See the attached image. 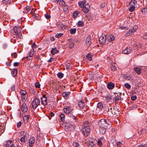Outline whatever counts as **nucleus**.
Wrapping results in <instances>:
<instances>
[{
	"label": "nucleus",
	"mask_w": 147,
	"mask_h": 147,
	"mask_svg": "<svg viewBox=\"0 0 147 147\" xmlns=\"http://www.w3.org/2000/svg\"><path fill=\"white\" fill-rule=\"evenodd\" d=\"M98 125L99 131L102 134H104L107 129L110 128L111 127V122L105 119H100L98 123Z\"/></svg>",
	"instance_id": "1"
},
{
	"label": "nucleus",
	"mask_w": 147,
	"mask_h": 147,
	"mask_svg": "<svg viewBox=\"0 0 147 147\" xmlns=\"http://www.w3.org/2000/svg\"><path fill=\"white\" fill-rule=\"evenodd\" d=\"M81 131L85 136H87L90 133V128L88 126H84L82 127Z\"/></svg>",
	"instance_id": "2"
},
{
	"label": "nucleus",
	"mask_w": 147,
	"mask_h": 147,
	"mask_svg": "<svg viewBox=\"0 0 147 147\" xmlns=\"http://www.w3.org/2000/svg\"><path fill=\"white\" fill-rule=\"evenodd\" d=\"M40 101L39 99L35 98L33 101L32 103V106L34 109H36L40 105Z\"/></svg>",
	"instance_id": "3"
},
{
	"label": "nucleus",
	"mask_w": 147,
	"mask_h": 147,
	"mask_svg": "<svg viewBox=\"0 0 147 147\" xmlns=\"http://www.w3.org/2000/svg\"><path fill=\"white\" fill-rule=\"evenodd\" d=\"M14 31L16 34L18 35L19 36H21L22 34L20 31V27L17 26L13 28Z\"/></svg>",
	"instance_id": "4"
},
{
	"label": "nucleus",
	"mask_w": 147,
	"mask_h": 147,
	"mask_svg": "<svg viewBox=\"0 0 147 147\" xmlns=\"http://www.w3.org/2000/svg\"><path fill=\"white\" fill-rule=\"evenodd\" d=\"M74 109L70 106H67L66 108L63 109L64 112L66 114L69 113L72 111Z\"/></svg>",
	"instance_id": "5"
},
{
	"label": "nucleus",
	"mask_w": 147,
	"mask_h": 147,
	"mask_svg": "<svg viewBox=\"0 0 147 147\" xmlns=\"http://www.w3.org/2000/svg\"><path fill=\"white\" fill-rule=\"evenodd\" d=\"M107 38L105 34H102V36L100 37L99 38V41L100 43L104 44L105 43Z\"/></svg>",
	"instance_id": "6"
},
{
	"label": "nucleus",
	"mask_w": 147,
	"mask_h": 147,
	"mask_svg": "<svg viewBox=\"0 0 147 147\" xmlns=\"http://www.w3.org/2000/svg\"><path fill=\"white\" fill-rule=\"evenodd\" d=\"M47 98L46 96L44 95L41 98V104L43 105L46 106L47 105Z\"/></svg>",
	"instance_id": "7"
},
{
	"label": "nucleus",
	"mask_w": 147,
	"mask_h": 147,
	"mask_svg": "<svg viewBox=\"0 0 147 147\" xmlns=\"http://www.w3.org/2000/svg\"><path fill=\"white\" fill-rule=\"evenodd\" d=\"M22 134L24 135L23 137L25 138L26 141L28 142V140H29V134L25 131H24L21 132V134Z\"/></svg>",
	"instance_id": "8"
},
{
	"label": "nucleus",
	"mask_w": 147,
	"mask_h": 147,
	"mask_svg": "<svg viewBox=\"0 0 147 147\" xmlns=\"http://www.w3.org/2000/svg\"><path fill=\"white\" fill-rule=\"evenodd\" d=\"M13 142L11 140H8L6 142L5 146V147H15L13 145Z\"/></svg>",
	"instance_id": "9"
},
{
	"label": "nucleus",
	"mask_w": 147,
	"mask_h": 147,
	"mask_svg": "<svg viewBox=\"0 0 147 147\" xmlns=\"http://www.w3.org/2000/svg\"><path fill=\"white\" fill-rule=\"evenodd\" d=\"M90 6L88 3L85 4L82 8L83 11L85 13H87L89 10Z\"/></svg>",
	"instance_id": "10"
},
{
	"label": "nucleus",
	"mask_w": 147,
	"mask_h": 147,
	"mask_svg": "<svg viewBox=\"0 0 147 147\" xmlns=\"http://www.w3.org/2000/svg\"><path fill=\"white\" fill-rule=\"evenodd\" d=\"M70 94L71 92H63L62 95L65 99H67L69 98Z\"/></svg>",
	"instance_id": "11"
},
{
	"label": "nucleus",
	"mask_w": 147,
	"mask_h": 147,
	"mask_svg": "<svg viewBox=\"0 0 147 147\" xmlns=\"http://www.w3.org/2000/svg\"><path fill=\"white\" fill-rule=\"evenodd\" d=\"M22 111L23 113L26 112L28 110L27 106L25 103H23L21 108Z\"/></svg>",
	"instance_id": "12"
},
{
	"label": "nucleus",
	"mask_w": 147,
	"mask_h": 147,
	"mask_svg": "<svg viewBox=\"0 0 147 147\" xmlns=\"http://www.w3.org/2000/svg\"><path fill=\"white\" fill-rule=\"evenodd\" d=\"M123 77L126 80L130 81H131L133 80V77L130 75H127L124 74L123 75Z\"/></svg>",
	"instance_id": "13"
},
{
	"label": "nucleus",
	"mask_w": 147,
	"mask_h": 147,
	"mask_svg": "<svg viewBox=\"0 0 147 147\" xmlns=\"http://www.w3.org/2000/svg\"><path fill=\"white\" fill-rule=\"evenodd\" d=\"M91 37L90 36H88L86 38V42L88 46H89L91 43Z\"/></svg>",
	"instance_id": "14"
},
{
	"label": "nucleus",
	"mask_w": 147,
	"mask_h": 147,
	"mask_svg": "<svg viewBox=\"0 0 147 147\" xmlns=\"http://www.w3.org/2000/svg\"><path fill=\"white\" fill-rule=\"evenodd\" d=\"M35 142L34 138L32 137L30 138L29 140V146L30 147H32L33 146V144Z\"/></svg>",
	"instance_id": "15"
},
{
	"label": "nucleus",
	"mask_w": 147,
	"mask_h": 147,
	"mask_svg": "<svg viewBox=\"0 0 147 147\" xmlns=\"http://www.w3.org/2000/svg\"><path fill=\"white\" fill-rule=\"evenodd\" d=\"M107 40L109 42H111L112 41L114 40L115 38V37L112 35H109L107 37Z\"/></svg>",
	"instance_id": "16"
},
{
	"label": "nucleus",
	"mask_w": 147,
	"mask_h": 147,
	"mask_svg": "<svg viewBox=\"0 0 147 147\" xmlns=\"http://www.w3.org/2000/svg\"><path fill=\"white\" fill-rule=\"evenodd\" d=\"M131 51V50L130 48H127L123 51L122 53L123 54H127L129 53Z\"/></svg>",
	"instance_id": "17"
},
{
	"label": "nucleus",
	"mask_w": 147,
	"mask_h": 147,
	"mask_svg": "<svg viewBox=\"0 0 147 147\" xmlns=\"http://www.w3.org/2000/svg\"><path fill=\"white\" fill-rule=\"evenodd\" d=\"M115 86V84L112 82H110L107 84V88L109 89H113Z\"/></svg>",
	"instance_id": "18"
},
{
	"label": "nucleus",
	"mask_w": 147,
	"mask_h": 147,
	"mask_svg": "<svg viewBox=\"0 0 147 147\" xmlns=\"http://www.w3.org/2000/svg\"><path fill=\"white\" fill-rule=\"evenodd\" d=\"M58 27L61 29H65L66 28V26L64 25L61 22H59L58 23Z\"/></svg>",
	"instance_id": "19"
},
{
	"label": "nucleus",
	"mask_w": 147,
	"mask_h": 147,
	"mask_svg": "<svg viewBox=\"0 0 147 147\" xmlns=\"http://www.w3.org/2000/svg\"><path fill=\"white\" fill-rule=\"evenodd\" d=\"M86 3V1L85 0H84L82 1L79 2H78V4L80 7H82L84 6V5H85Z\"/></svg>",
	"instance_id": "20"
},
{
	"label": "nucleus",
	"mask_w": 147,
	"mask_h": 147,
	"mask_svg": "<svg viewBox=\"0 0 147 147\" xmlns=\"http://www.w3.org/2000/svg\"><path fill=\"white\" fill-rule=\"evenodd\" d=\"M138 28V26H135L133 27L130 30L131 33L132 34H134L135 32Z\"/></svg>",
	"instance_id": "21"
},
{
	"label": "nucleus",
	"mask_w": 147,
	"mask_h": 147,
	"mask_svg": "<svg viewBox=\"0 0 147 147\" xmlns=\"http://www.w3.org/2000/svg\"><path fill=\"white\" fill-rule=\"evenodd\" d=\"M121 97L120 96L117 95V96H116L114 98V102L115 103L117 102H118L119 100H121Z\"/></svg>",
	"instance_id": "22"
},
{
	"label": "nucleus",
	"mask_w": 147,
	"mask_h": 147,
	"mask_svg": "<svg viewBox=\"0 0 147 147\" xmlns=\"http://www.w3.org/2000/svg\"><path fill=\"white\" fill-rule=\"evenodd\" d=\"M59 51L57 50L56 48H53L51 50V53L53 55H54L56 53H58Z\"/></svg>",
	"instance_id": "23"
},
{
	"label": "nucleus",
	"mask_w": 147,
	"mask_h": 147,
	"mask_svg": "<svg viewBox=\"0 0 147 147\" xmlns=\"http://www.w3.org/2000/svg\"><path fill=\"white\" fill-rule=\"evenodd\" d=\"M134 70L138 74H140L141 73V69L138 67H135L134 69Z\"/></svg>",
	"instance_id": "24"
},
{
	"label": "nucleus",
	"mask_w": 147,
	"mask_h": 147,
	"mask_svg": "<svg viewBox=\"0 0 147 147\" xmlns=\"http://www.w3.org/2000/svg\"><path fill=\"white\" fill-rule=\"evenodd\" d=\"M29 119L28 115H25L23 117V119L25 123H27Z\"/></svg>",
	"instance_id": "25"
},
{
	"label": "nucleus",
	"mask_w": 147,
	"mask_h": 147,
	"mask_svg": "<svg viewBox=\"0 0 147 147\" xmlns=\"http://www.w3.org/2000/svg\"><path fill=\"white\" fill-rule=\"evenodd\" d=\"M78 105L80 108L83 109L84 107L85 103L83 101H80L78 103Z\"/></svg>",
	"instance_id": "26"
},
{
	"label": "nucleus",
	"mask_w": 147,
	"mask_h": 147,
	"mask_svg": "<svg viewBox=\"0 0 147 147\" xmlns=\"http://www.w3.org/2000/svg\"><path fill=\"white\" fill-rule=\"evenodd\" d=\"M137 3V1L136 0H131L129 3V5H133L135 6Z\"/></svg>",
	"instance_id": "27"
},
{
	"label": "nucleus",
	"mask_w": 147,
	"mask_h": 147,
	"mask_svg": "<svg viewBox=\"0 0 147 147\" xmlns=\"http://www.w3.org/2000/svg\"><path fill=\"white\" fill-rule=\"evenodd\" d=\"M34 49L31 50L28 53L29 56L30 57H32L34 54Z\"/></svg>",
	"instance_id": "28"
},
{
	"label": "nucleus",
	"mask_w": 147,
	"mask_h": 147,
	"mask_svg": "<svg viewBox=\"0 0 147 147\" xmlns=\"http://www.w3.org/2000/svg\"><path fill=\"white\" fill-rule=\"evenodd\" d=\"M78 26L82 27L84 26V22L82 21H80L78 23Z\"/></svg>",
	"instance_id": "29"
},
{
	"label": "nucleus",
	"mask_w": 147,
	"mask_h": 147,
	"mask_svg": "<svg viewBox=\"0 0 147 147\" xmlns=\"http://www.w3.org/2000/svg\"><path fill=\"white\" fill-rule=\"evenodd\" d=\"M70 33L71 34H74L76 33V29L75 28H72L69 30Z\"/></svg>",
	"instance_id": "30"
},
{
	"label": "nucleus",
	"mask_w": 147,
	"mask_h": 147,
	"mask_svg": "<svg viewBox=\"0 0 147 147\" xmlns=\"http://www.w3.org/2000/svg\"><path fill=\"white\" fill-rule=\"evenodd\" d=\"M97 106L98 108H99L101 110L103 108V106L102 104L100 102H99L97 105Z\"/></svg>",
	"instance_id": "31"
},
{
	"label": "nucleus",
	"mask_w": 147,
	"mask_h": 147,
	"mask_svg": "<svg viewBox=\"0 0 147 147\" xmlns=\"http://www.w3.org/2000/svg\"><path fill=\"white\" fill-rule=\"evenodd\" d=\"M25 10H26V13H28L31 9V7L27 6L25 7Z\"/></svg>",
	"instance_id": "32"
},
{
	"label": "nucleus",
	"mask_w": 147,
	"mask_h": 147,
	"mask_svg": "<svg viewBox=\"0 0 147 147\" xmlns=\"http://www.w3.org/2000/svg\"><path fill=\"white\" fill-rule=\"evenodd\" d=\"M63 74L61 72H59L57 74V77L59 78H62L63 76Z\"/></svg>",
	"instance_id": "33"
},
{
	"label": "nucleus",
	"mask_w": 147,
	"mask_h": 147,
	"mask_svg": "<svg viewBox=\"0 0 147 147\" xmlns=\"http://www.w3.org/2000/svg\"><path fill=\"white\" fill-rule=\"evenodd\" d=\"M2 1L4 3L8 4L11 3V0H2Z\"/></svg>",
	"instance_id": "34"
},
{
	"label": "nucleus",
	"mask_w": 147,
	"mask_h": 147,
	"mask_svg": "<svg viewBox=\"0 0 147 147\" xmlns=\"http://www.w3.org/2000/svg\"><path fill=\"white\" fill-rule=\"evenodd\" d=\"M78 14V12L77 11H75L73 13V16L74 18H76Z\"/></svg>",
	"instance_id": "35"
},
{
	"label": "nucleus",
	"mask_w": 147,
	"mask_h": 147,
	"mask_svg": "<svg viewBox=\"0 0 147 147\" xmlns=\"http://www.w3.org/2000/svg\"><path fill=\"white\" fill-rule=\"evenodd\" d=\"M67 69H69L71 68V64L69 63H68L66 64L65 65Z\"/></svg>",
	"instance_id": "36"
},
{
	"label": "nucleus",
	"mask_w": 147,
	"mask_h": 147,
	"mask_svg": "<svg viewBox=\"0 0 147 147\" xmlns=\"http://www.w3.org/2000/svg\"><path fill=\"white\" fill-rule=\"evenodd\" d=\"M20 93L22 96H24L26 94V92L24 90H21L20 91Z\"/></svg>",
	"instance_id": "37"
},
{
	"label": "nucleus",
	"mask_w": 147,
	"mask_h": 147,
	"mask_svg": "<svg viewBox=\"0 0 147 147\" xmlns=\"http://www.w3.org/2000/svg\"><path fill=\"white\" fill-rule=\"evenodd\" d=\"M130 7L129 8V10L131 11H132L134 9L135 7V6H133V5H129Z\"/></svg>",
	"instance_id": "38"
},
{
	"label": "nucleus",
	"mask_w": 147,
	"mask_h": 147,
	"mask_svg": "<svg viewBox=\"0 0 147 147\" xmlns=\"http://www.w3.org/2000/svg\"><path fill=\"white\" fill-rule=\"evenodd\" d=\"M60 117L61 118V120L62 121H64V119L65 118V115L64 114H61L60 115Z\"/></svg>",
	"instance_id": "39"
},
{
	"label": "nucleus",
	"mask_w": 147,
	"mask_h": 147,
	"mask_svg": "<svg viewBox=\"0 0 147 147\" xmlns=\"http://www.w3.org/2000/svg\"><path fill=\"white\" fill-rule=\"evenodd\" d=\"M86 57L88 60L89 61H91L92 57L91 55L89 53L88 54L86 55Z\"/></svg>",
	"instance_id": "40"
},
{
	"label": "nucleus",
	"mask_w": 147,
	"mask_h": 147,
	"mask_svg": "<svg viewBox=\"0 0 147 147\" xmlns=\"http://www.w3.org/2000/svg\"><path fill=\"white\" fill-rule=\"evenodd\" d=\"M17 73V70H16L12 71V75L13 77H15Z\"/></svg>",
	"instance_id": "41"
},
{
	"label": "nucleus",
	"mask_w": 147,
	"mask_h": 147,
	"mask_svg": "<svg viewBox=\"0 0 147 147\" xmlns=\"http://www.w3.org/2000/svg\"><path fill=\"white\" fill-rule=\"evenodd\" d=\"M141 11L144 14H145L147 12V8H145L142 9Z\"/></svg>",
	"instance_id": "42"
},
{
	"label": "nucleus",
	"mask_w": 147,
	"mask_h": 147,
	"mask_svg": "<svg viewBox=\"0 0 147 147\" xmlns=\"http://www.w3.org/2000/svg\"><path fill=\"white\" fill-rule=\"evenodd\" d=\"M69 46V48L70 49L74 47V44L73 42L71 43H69V44H68Z\"/></svg>",
	"instance_id": "43"
},
{
	"label": "nucleus",
	"mask_w": 147,
	"mask_h": 147,
	"mask_svg": "<svg viewBox=\"0 0 147 147\" xmlns=\"http://www.w3.org/2000/svg\"><path fill=\"white\" fill-rule=\"evenodd\" d=\"M73 145L74 147H78L80 145L79 143L76 142H74Z\"/></svg>",
	"instance_id": "44"
},
{
	"label": "nucleus",
	"mask_w": 147,
	"mask_h": 147,
	"mask_svg": "<svg viewBox=\"0 0 147 147\" xmlns=\"http://www.w3.org/2000/svg\"><path fill=\"white\" fill-rule=\"evenodd\" d=\"M131 35H132L131 33V32L130 30L127 31L125 34V36H129Z\"/></svg>",
	"instance_id": "45"
},
{
	"label": "nucleus",
	"mask_w": 147,
	"mask_h": 147,
	"mask_svg": "<svg viewBox=\"0 0 147 147\" xmlns=\"http://www.w3.org/2000/svg\"><path fill=\"white\" fill-rule=\"evenodd\" d=\"M125 86L128 89H130L131 87L130 85L127 83H126L125 84Z\"/></svg>",
	"instance_id": "46"
},
{
	"label": "nucleus",
	"mask_w": 147,
	"mask_h": 147,
	"mask_svg": "<svg viewBox=\"0 0 147 147\" xmlns=\"http://www.w3.org/2000/svg\"><path fill=\"white\" fill-rule=\"evenodd\" d=\"M111 69L112 71H115L116 69V67L115 65H111Z\"/></svg>",
	"instance_id": "47"
},
{
	"label": "nucleus",
	"mask_w": 147,
	"mask_h": 147,
	"mask_svg": "<svg viewBox=\"0 0 147 147\" xmlns=\"http://www.w3.org/2000/svg\"><path fill=\"white\" fill-rule=\"evenodd\" d=\"M40 84L38 82H36L35 84V86L36 88H39L40 87Z\"/></svg>",
	"instance_id": "48"
},
{
	"label": "nucleus",
	"mask_w": 147,
	"mask_h": 147,
	"mask_svg": "<svg viewBox=\"0 0 147 147\" xmlns=\"http://www.w3.org/2000/svg\"><path fill=\"white\" fill-rule=\"evenodd\" d=\"M67 127V126H66L65 127V128L66 127ZM73 127H74V125H72V124H71V126H69V127L68 126H67V129H68V128H69V129L68 130H71V129H72Z\"/></svg>",
	"instance_id": "49"
},
{
	"label": "nucleus",
	"mask_w": 147,
	"mask_h": 147,
	"mask_svg": "<svg viewBox=\"0 0 147 147\" xmlns=\"http://www.w3.org/2000/svg\"><path fill=\"white\" fill-rule=\"evenodd\" d=\"M65 2L63 1H60L59 2V4L60 5H65Z\"/></svg>",
	"instance_id": "50"
},
{
	"label": "nucleus",
	"mask_w": 147,
	"mask_h": 147,
	"mask_svg": "<svg viewBox=\"0 0 147 147\" xmlns=\"http://www.w3.org/2000/svg\"><path fill=\"white\" fill-rule=\"evenodd\" d=\"M62 35L63 34L60 33L59 34H56L55 35V36L57 38H59V37H61Z\"/></svg>",
	"instance_id": "51"
},
{
	"label": "nucleus",
	"mask_w": 147,
	"mask_h": 147,
	"mask_svg": "<svg viewBox=\"0 0 147 147\" xmlns=\"http://www.w3.org/2000/svg\"><path fill=\"white\" fill-rule=\"evenodd\" d=\"M72 42V39L71 38H69L67 40V44L68 45L69 43H71Z\"/></svg>",
	"instance_id": "52"
},
{
	"label": "nucleus",
	"mask_w": 147,
	"mask_h": 147,
	"mask_svg": "<svg viewBox=\"0 0 147 147\" xmlns=\"http://www.w3.org/2000/svg\"><path fill=\"white\" fill-rule=\"evenodd\" d=\"M142 37L144 39H147V32L144 34Z\"/></svg>",
	"instance_id": "53"
},
{
	"label": "nucleus",
	"mask_w": 147,
	"mask_h": 147,
	"mask_svg": "<svg viewBox=\"0 0 147 147\" xmlns=\"http://www.w3.org/2000/svg\"><path fill=\"white\" fill-rule=\"evenodd\" d=\"M137 98V97L136 96H132L131 97V99L132 100H135Z\"/></svg>",
	"instance_id": "54"
},
{
	"label": "nucleus",
	"mask_w": 147,
	"mask_h": 147,
	"mask_svg": "<svg viewBox=\"0 0 147 147\" xmlns=\"http://www.w3.org/2000/svg\"><path fill=\"white\" fill-rule=\"evenodd\" d=\"M25 140L26 139L23 137L20 138V141L22 142H25Z\"/></svg>",
	"instance_id": "55"
},
{
	"label": "nucleus",
	"mask_w": 147,
	"mask_h": 147,
	"mask_svg": "<svg viewBox=\"0 0 147 147\" xmlns=\"http://www.w3.org/2000/svg\"><path fill=\"white\" fill-rule=\"evenodd\" d=\"M45 18L47 19H49L51 18L50 16L48 15V14H45Z\"/></svg>",
	"instance_id": "56"
},
{
	"label": "nucleus",
	"mask_w": 147,
	"mask_h": 147,
	"mask_svg": "<svg viewBox=\"0 0 147 147\" xmlns=\"http://www.w3.org/2000/svg\"><path fill=\"white\" fill-rule=\"evenodd\" d=\"M17 54L16 53L12 54H11L12 57L14 58H16L17 57Z\"/></svg>",
	"instance_id": "57"
},
{
	"label": "nucleus",
	"mask_w": 147,
	"mask_h": 147,
	"mask_svg": "<svg viewBox=\"0 0 147 147\" xmlns=\"http://www.w3.org/2000/svg\"><path fill=\"white\" fill-rule=\"evenodd\" d=\"M15 87L14 85H13L12 86L11 88V90L12 91L14 90L15 89Z\"/></svg>",
	"instance_id": "58"
},
{
	"label": "nucleus",
	"mask_w": 147,
	"mask_h": 147,
	"mask_svg": "<svg viewBox=\"0 0 147 147\" xmlns=\"http://www.w3.org/2000/svg\"><path fill=\"white\" fill-rule=\"evenodd\" d=\"M90 143V144L89 145V147H93L94 145V144L92 142H91Z\"/></svg>",
	"instance_id": "59"
},
{
	"label": "nucleus",
	"mask_w": 147,
	"mask_h": 147,
	"mask_svg": "<svg viewBox=\"0 0 147 147\" xmlns=\"http://www.w3.org/2000/svg\"><path fill=\"white\" fill-rule=\"evenodd\" d=\"M22 123L20 121L17 123V126L18 127H20L22 125Z\"/></svg>",
	"instance_id": "60"
},
{
	"label": "nucleus",
	"mask_w": 147,
	"mask_h": 147,
	"mask_svg": "<svg viewBox=\"0 0 147 147\" xmlns=\"http://www.w3.org/2000/svg\"><path fill=\"white\" fill-rule=\"evenodd\" d=\"M36 46L35 43H33L32 45V47L33 49H34V48H36Z\"/></svg>",
	"instance_id": "61"
},
{
	"label": "nucleus",
	"mask_w": 147,
	"mask_h": 147,
	"mask_svg": "<svg viewBox=\"0 0 147 147\" xmlns=\"http://www.w3.org/2000/svg\"><path fill=\"white\" fill-rule=\"evenodd\" d=\"M19 64V63L18 62H15L13 63V65L14 66H17Z\"/></svg>",
	"instance_id": "62"
},
{
	"label": "nucleus",
	"mask_w": 147,
	"mask_h": 147,
	"mask_svg": "<svg viewBox=\"0 0 147 147\" xmlns=\"http://www.w3.org/2000/svg\"><path fill=\"white\" fill-rule=\"evenodd\" d=\"M120 28V29H125V30H127L128 29L127 28V27H123V26H121Z\"/></svg>",
	"instance_id": "63"
},
{
	"label": "nucleus",
	"mask_w": 147,
	"mask_h": 147,
	"mask_svg": "<svg viewBox=\"0 0 147 147\" xmlns=\"http://www.w3.org/2000/svg\"><path fill=\"white\" fill-rule=\"evenodd\" d=\"M98 144L100 146H101L102 145V143L100 140H98Z\"/></svg>",
	"instance_id": "64"
}]
</instances>
